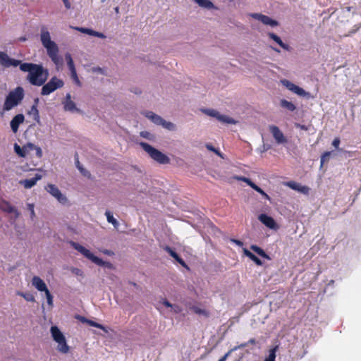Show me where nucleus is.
Here are the masks:
<instances>
[{
	"label": "nucleus",
	"mask_w": 361,
	"mask_h": 361,
	"mask_svg": "<svg viewBox=\"0 0 361 361\" xmlns=\"http://www.w3.org/2000/svg\"><path fill=\"white\" fill-rule=\"evenodd\" d=\"M161 126L169 130H173L175 129V125L173 123L168 122L164 119Z\"/></svg>",
	"instance_id": "nucleus-39"
},
{
	"label": "nucleus",
	"mask_w": 361,
	"mask_h": 361,
	"mask_svg": "<svg viewBox=\"0 0 361 361\" xmlns=\"http://www.w3.org/2000/svg\"><path fill=\"white\" fill-rule=\"evenodd\" d=\"M14 150L16 153L20 157H25L27 151L25 148H21L18 144L14 145Z\"/></svg>",
	"instance_id": "nucleus-33"
},
{
	"label": "nucleus",
	"mask_w": 361,
	"mask_h": 361,
	"mask_svg": "<svg viewBox=\"0 0 361 361\" xmlns=\"http://www.w3.org/2000/svg\"><path fill=\"white\" fill-rule=\"evenodd\" d=\"M78 166H80V161H78V159H77V161H76V166L78 167Z\"/></svg>",
	"instance_id": "nucleus-62"
},
{
	"label": "nucleus",
	"mask_w": 361,
	"mask_h": 361,
	"mask_svg": "<svg viewBox=\"0 0 361 361\" xmlns=\"http://www.w3.org/2000/svg\"><path fill=\"white\" fill-rule=\"evenodd\" d=\"M32 286L40 292H46L49 289L44 281L39 276H35L32 279Z\"/></svg>",
	"instance_id": "nucleus-16"
},
{
	"label": "nucleus",
	"mask_w": 361,
	"mask_h": 361,
	"mask_svg": "<svg viewBox=\"0 0 361 361\" xmlns=\"http://www.w3.org/2000/svg\"><path fill=\"white\" fill-rule=\"evenodd\" d=\"M40 39L53 63L56 66H62L63 58L59 55V47L57 44L51 39L50 33L45 27L41 29Z\"/></svg>",
	"instance_id": "nucleus-2"
},
{
	"label": "nucleus",
	"mask_w": 361,
	"mask_h": 361,
	"mask_svg": "<svg viewBox=\"0 0 361 361\" xmlns=\"http://www.w3.org/2000/svg\"><path fill=\"white\" fill-rule=\"evenodd\" d=\"M250 249L255 252H256L257 255L261 256L262 257L265 258L268 260L271 259L270 257L260 247L255 245H252L250 246Z\"/></svg>",
	"instance_id": "nucleus-24"
},
{
	"label": "nucleus",
	"mask_w": 361,
	"mask_h": 361,
	"mask_svg": "<svg viewBox=\"0 0 361 361\" xmlns=\"http://www.w3.org/2000/svg\"><path fill=\"white\" fill-rule=\"evenodd\" d=\"M93 36L102 39L106 38V36L103 33L97 31H94Z\"/></svg>",
	"instance_id": "nucleus-52"
},
{
	"label": "nucleus",
	"mask_w": 361,
	"mask_h": 361,
	"mask_svg": "<svg viewBox=\"0 0 361 361\" xmlns=\"http://www.w3.org/2000/svg\"><path fill=\"white\" fill-rule=\"evenodd\" d=\"M66 101L64 104V109L68 111H79V109L76 107L74 102L71 100V97L70 94H66Z\"/></svg>",
	"instance_id": "nucleus-20"
},
{
	"label": "nucleus",
	"mask_w": 361,
	"mask_h": 361,
	"mask_svg": "<svg viewBox=\"0 0 361 361\" xmlns=\"http://www.w3.org/2000/svg\"><path fill=\"white\" fill-rule=\"evenodd\" d=\"M0 62L3 66L6 67H16L18 66H20V64L23 63L20 60L11 59L6 53L2 51H0Z\"/></svg>",
	"instance_id": "nucleus-12"
},
{
	"label": "nucleus",
	"mask_w": 361,
	"mask_h": 361,
	"mask_svg": "<svg viewBox=\"0 0 361 361\" xmlns=\"http://www.w3.org/2000/svg\"><path fill=\"white\" fill-rule=\"evenodd\" d=\"M300 97H310V93L305 91L302 87L295 85L292 91Z\"/></svg>",
	"instance_id": "nucleus-30"
},
{
	"label": "nucleus",
	"mask_w": 361,
	"mask_h": 361,
	"mask_svg": "<svg viewBox=\"0 0 361 361\" xmlns=\"http://www.w3.org/2000/svg\"><path fill=\"white\" fill-rule=\"evenodd\" d=\"M0 208L1 210L8 214L14 213L16 214V216H18L19 214L17 209L11 205L8 201L3 200L0 203Z\"/></svg>",
	"instance_id": "nucleus-17"
},
{
	"label": "nucleus",
	"mask_w": 361,
	"mask_h": 361,
	"mask_svg": "<svg viewBox=\"0 0 361 361\" xmlns=\"http://www.w3.org/2000/svg\"><path fill=\"white\" fill-rule=\"evenodd\" d=\"M233 243H235L236 245H239V246H243V243L239 240H235V239H232L231 240Z\"/></svg>",
	"instance_id": "nucleus-57"
},
{
	"label": "nucleus",
	"mask_w": 361,
	"mask_h": 361,
	"mask_svg": "<svg viewBox=\"0 0 361 361\" xmlns=\"http://www.w3.org/2000/svg\"><path fill=\"white\" fill-rule=\"evenodd\" d=\"M140 145L149 155V157L157 162L162 164L169 163L170 159L166 154L153 147L149 144L141 142Z\"/></svg>",
	"instance_id": "nucleus-6"
},
{
	"label": "nucleus",
	"mask_w": 361,
	"mask_h": 361,
	"mask_svg": "<svg viewBox=\"0 0 361 361\" xmlns=\"http://www.w3.org/2000/svg\"><path fill=\"white\" fill-rule=\"evenodd\" d=\"M65 57H66L67 65H68V67L70 71H73L74 69H75V65H74V63H73V59H72V56H71V54L66 53V55H65Z\"/></svg>",
	"instance_id": "nucleus-34"
},
{
	"label": "nucleus",
	"mask_w": 361,
	"mask_h": 361,
	"mask_svg": "<svg viewBox=\"0 0 361 361\" xmlns=\"http://www.w3.org/2000/svg\"><path fill=\"white\" fill-rule=\"evenodd\" d=\"M196 4H197L200 7L212 9L214 8V4L209 0H193Z\"/></svg>",
	"instance_id": "nucleus-25"
},
{
	"label": "nucleus",
	"mask_w": 361,
	"mask_h": 361,
	"mask_svg": "<svg viewBox=\"0 0 361 361\" xmlns=\"http://www.w3.org/2000/svg\"><path fill=\"white\" fill-rule=\"evenodd\" d=\"M217 120L221 123H227V124H235L237 122L233 118L229 117L228 116L219 114L217 117Z\"/></svg>",
	"instance_id": "nucleus-26"
},
{
	"label": "nucleus",
	"mask_w": 361,
	"mask_h": 361,
	"mask_svg": "<svg viewBox=\"0 0 361 361\" xmlns=\"http://www.w3.org/2000/svg\"><path fill=\"white\" fill-rule=\"evenodd\" d=\"M28 207H29V209L31 212V215L34 216L35 215L34 205L32 204H29Z\"/></svg>",
	"instance_id": "nucleus-56"
},
{
	"label": "nucleus",
	"mask_w": 361,
	"mask_h": 361,
	"mask_svg": "<svg viewBox=\"0 0 361 361\" xmlns=\"http://www.w3.org/2000/svg\"><path fill=\"white\" fill-rule=\"evenodd\" d=\"M269 37L272 39L274 42H276L281 48L286 50H288L289 46L283 42L281 38L273 32L269 33Z\"/></svg>",
	"instance_id": "nucleus-23"
},
{
	"label": "nucleus",
	"mask_w": 361,
	"mask_h": 361,
	"mask_svg": "<svg viewBox=\"0 0 361 361\" xmlns=\"http://www.w3.org/2000/svg\"><path fill=\"white\" fill-rule=\"evenodd\" d=\"M71 78H73V80L75 81V82L77 85H80V82L79 78L78 77L77 72H76L75 69H74L73 71H71Z\"/></svg>",
	"instance_id": "nucleus-42"
},
{
	"label": "nucleus",
	"mask_w": 361,
	"mask_h": 361,
	"mask_svg": "<svg viewBox=\"0 0 361 361\" xmlns=\"http://www.w3.org/2000/svg\"><path fill=\"white\" fill-rule=\"evenodd\" d=\"M269 129L276 143L285 144L288 142L287 138L284 136L283 133L281 131L278 126L271 125L269 126Z\"/></svg>",
	"instance_id": "nucleus-10"
},
{
	"label": "nucleus",
	"mask_w": 361,
	"mask_h": 361,
	"mask_svg": "<svg viewBox=\"0 0 361 361\" xmlns=\"http://www.w3.org/2000/svg\"><path fill=\"white\" fill-rule=\"evenodd\" d=\"M40 39L53 63L56 66H62L63 58L59 55V47L57 44L51 39L50 33L45 27L41 29Z\"/></svg>",
	"instance_id": "nucleus-3"
},
{
	"label": "nucleus",
	"mask_w": 361,
	"mask_h": 361,
	"mask_svg": "<svg viewBox=\"0 0 361 361\" xmlns=\"http://www.w3.org/2000/svg\"><path fill=\"white\" fill-rule=\"evenodd\" d=\"M204 112L206 114H207V115H209L210 116L216 118V119H217V117H218L219 114V111H216L214 109H204Z\"/></svg>",
	"instance_id": "nucleus-37"
},
{
	"label": "nucleus",
	"mask_w": 361,
	"mask_h": 361,
	"mask_svg": "<svg viewBox=\"0 0 361 361\" xmlns=\"http://www.w3.org/2000/svg\"><path fill=\"white\" fill-rule=\"evenodd\" d=\"M63 85L64 82L61 79H59L56 76L52 77L47 84L43 85L41 90V94L49 95L57 89L61 88Z\"/></svg>",
	"instance_id": "nucleus-8"
},
{
	"label": "nucleus",
	"mask_w": 361,
	"mask_h": 361,
	"mask_svg": "<svg viewBox=\"0 0 361 361\" xmlns=\"http://www.w3.org/2000/svg\"><path fill=\"white\" fill-rule=\"evenodd\" d=\"M278 349V346L276 345L275 347L272 348L269 350V356L265 359L264 361H275L276 358V352Z\"/></svg>",
	"instance_id": "nucleus-35"
},
{
	"label": "nucleus",
	"mask_w": 361,
	"mask_h": 361,
	"mask_svg": "<svg viewBox=\"0 0 361 361\" xmlns=\"http://www.w3.org/2000/svg\"><path fill=\"white\" fill-rule=\"evenodd\" d=\"M216 154H217L218 156H219L220 157H222L223 158V155L221 154V152H219V149H216L215 151L214 152Z\"/></svg>",
	"instance_id": "nucleus-59"
},
{
	"label": "nucleus",
	"mask_w": 361,
	"mask_h": 361,
	"mask_svg": "<svg viewBox=\"0 0 361 361\" xmlns=\"http://www.w3.org/2000/svg\"><path fill=\"white\" fill-rule=\"evenodd\" d=\"M282 84L290 91H293V87L295 85L294 83L291 82L288 80H283L281 81Z\"/></svg>",
	"instance_id": "nucleus-40"
},
{
	"label": "nucleus",
	"mask_w": 361,
	"mask_h": 361,
	"mask_svg": "<svg viewBox=\"0 0 361 361\" xmlns=\"http://www.w3.org/2000/svg\"><path fill=\"white\" fill-rule=\"evenodd\" d=\"M50 331L54 341L58 343V351L63 354L68 353L70 350V347L68 345L63 333L56 326H51Z\"/></svg>",
	"instance_id": "nucleus-7"
},
{
	"label": "nucleus",
	"mask_w": 361,
	"mask_h": 361,
	"mask_svg": "<svg viewBox=\"0 0 361 361\" xmlns=\"http://www.w3.org/2000/svg\"><path fill=\"white\" fill-rule=\"evenodd\" d=\"M20 71L27 72V80L32 85L42 86L48 78V71L44 69L42 65L32 63L20 64Z\"/></svg>",
	"instance_id": "nucleus-1"
},
{
	"label": "nucleus",
	"mask_w": 361,
	"mask_h": 361,
	"mask_svg": "<svg viewBox=\"0 0 361 361\" xmlns=\"http://www.w3.org/2000/svg\"><path fill=\"white\" fill-rule=\"evenodd\" d=\"M206 147H207V149L208 150H209V151H211V152H214L215 151V149H216V148H215L214 146H212L211 144H209V143H208V144H206Z\"/></svg>",
	"instance_id": "nucleus-53"
},
{
	"label": "nucleus",
	"mask_w": 361,
	"mask_h": 361,
	"mask_svg": "<svg viewBox=\"0 0 361 361\" xmlns=\"http://www.w3.org/2000/svg\"><path fill=\"white\" fill-rule=\"evenodd\" d=\"M247 347V343H241L239 345L235 346L230 349L224 356H222L219 361H226L228 357L232 353V352L237 350L238 349L244 348Z\"/></svg>",
	"instance_id": "nucleus-27"
},
{
	"label": "nucleus",
	"mask_w": 361,
	"mask_h": 361,
	"mask_svg": "<svg viewBox=\"0 0 361 361\" xmlns=\"http://www.w3.org/2000/svg\"><path fill=\"white\" fill-rule=\"evenodd\" d=\"M171 308L175 313H179L182 310V309L180 306L176 305H173V307H171Z\"/></svg>",
	"instance_id": "nucleus-51"
},
{
	"label": "nucleus",
	"mask_w": 361,
	"mask_h": 361,
	"mask_svg": "<svg viewBox=\"0 0 361 361\" xmlns=\"http://www.w3.org/2000/svg\"><path fill=\"white\" fill-rule=\"evenodd\" d=\"M105 215L106 216L107 221L111 224L115 228H118L119 224L118 221L114 217L112 213L110 211L107 210L105 212Z\"/></svg>",
	"instance_id": "nucleus-28"
},
{
	"label": "nucleus",
	"mask_w": 361,
	"mask_h": 361,
	"mask_svg": "<svg viewBox=\"0 0 361 361\" xmlns=\"http://www.w3.org/2000/svg\"><path fill=\"white\" fill-rule=\"evenodd\" d=\"M250 16L262 22L264 25H270L271 27L276 26L278 25V22L274 19H271L270 17L263 15L262 13H250Z\"/></svg>",
	"instance_id": "nucleus-13"
},
{
	"label": "nucleus",
	"mask_w": 361,
	"mask_h": 361,
	"mask_svg": "<svg viewBox=\"0 0 361 361\" xmlns=\"http://www.w3.org/2000/svg\"><path fill=\"white\" fill-rule=\"evenodd\" d=\"M45 293L47 303L49 305L52 306L53 305V296L51 294L50 291L48 290Z\"/></svg>",
	"instance_id": "nucleus-43"
},
{
	"label": "nucleus",
	"mask_w": 361,
	"mask_h": 361,
	"mask_svg": "<svg viewBox=\"0 0 361 361\" xmlns=\"http://www.w3.org/2000/svg\"><path fill=\"white\" fill-rule=\"evenodd\" d=\"M339 145H340V139L338 137H336L332 142V145L334 147H335L336 148H338Z\"/></svg>",
	"instance_id": "nucleus-50"
},
{
	"label": "nucleus",
	"mask_w": 361,
	"mask_h": 361,
	"mask_svg": "<svg viewBox=\"0 0 361 361\" xmlns=\"http://www.w3.org/2000/svg\"><path fill=\"white\" fill-rule=\"evenodd\" d=\"M20 41H25V40H26V38H25V37H20Z\"/></svg>",
	"instance_id": "nucleus-63"
},
{
	"label": "nucleus",
	"mask_w": 361,
	"mask_h": 361,
	"mask_svg": "<svg viewBox=\"0 0 361 361\" xmlns=\"http://www.w3.org/2000/svg\"><path fill=\"white\" fill-rule=\"evenodd\" d=\"M238 180H241L245 183H247L249 186H250L253 190L261 194L266 200H271V197L269 195H267L263 190H262L258 185L254 183L250 178L244 177V176H237L235 178Z\"/></svg>",
	"instance_id": "nucleus-11"
},
{
	"label": "nucleus",
	"mask_w": 361,
	"mask_h": 361,
	"mask_svg": "<svg viewBox=\"0 0 361 361\" xmlns=\"http://www.w3.org/2000/svg\"><path fill=\"white\" fill-rule=\"evenodd\" d=\"M71 244L75 250H76L77 251L80 252L84 257H85L88 259L91 260L92 262H94L97 265L101 266V267H104L109 269H115L113 264H111L109 262L104 261L103 259L94 255V254H92L89 250H87L82 245H80L79 243L71 241Z\"/></svg>",
	"instance_id": "nucleus-4"
},
{
	"label": "nucleus",
	"mask_w": 361,
	"mask_h": 361,
	"mask_svg": "<svg viewBox=\"0 0 361 361\" xmlns=\"http://www.w3.org/2000/svg\"><path fill=\"white\" fill-rule=\"evenodd\" d=\"M25 117L22 114H17L13 118L11 121V128L14 133L18 132L19 126L23 123Z\"/></svg>",
	"instance_id": "nucleus-15"
},
{
	"label": "nucleus",
	"mask_w": 361,
	"mask_h": 361,
	"mask_svg": "<svg viewBox=\"0 0 361 361\" xmlns=\"http://www.w3.org/2000/svg\"><path fill=\"white\" fill-rule=\"evenodd\" d=\"M78 169L80 171V172L85 176H90V173L84 169L82 166H78Z\"/></svg>",
	"instance_id": "nucleus-48"
},
{
	"label": "nucleus",
	"mask_w": 361,
	"mask_h": 361,
	"mask_svg": "<svg viewBox=\"0 0 361 361\" xmlns=\"http://www.w3.org/2000/svg\"><path fill=\"white\" fill-rule=\"evenodd\" d=\"M280 104L281 107L285 108L290 111H294L296 109V106H295L294 104L286 99H281L280 102Z\"/></svg>",
	"instance_id": "nucleus-29"
},
{
	"label": "nucleus",
	"mask_w": 361,
	"mask_h": 361,
	"mask_svg": "<svg viewBox=\"0 0 361 361\" xmlns=\"http://www.w3.org/2000/svg\"><path fill=\"white\" fill-rule=\"evenodd\" d=\"M286 185L290 188L291 189L294 190H298V188H297V185H298V183L295 182V181H289L286 183Z\"/></svg>",
	"instance_id": "nucleus-45"
},
{
	"label": "nucleus",
	"mask_w": 361,
	"mask_h": 361,
	"mask_svg": "<svg viewBox=\"0 0 361 361\" xmlns=\"http://www.w3.org/2000/svg\"><path fill=\"white\" fill-rule=\"evenodd\" d=\"M164 250L172 257L174 259H177L179 256L174 250H173L169 246H166Z\"/></svg>",
	"instance_id": "nucleus-38"
},
{
	"label": "nucleus",
	"mask_w": 361,
	"mask_h": 361,
	"mask_svg": "<svg viewBox=\"0 0 361 361\" xmlns=\"http://www.w3.org/2000/svg\"><path fill=\"white\" fill-rule=\"evenodd\" d=\"M83 320L85 321L88 324H90L91 326H93V327H96V328H98L99 329H102L105 332H107V330L106 329V327L96 322H94V321H92V320H89V319H86L85 318H83Z\"/></svg>",
	"instance_id": "nucleus-32"
},
{
	"label": "nucleus",
	"mask_w": 361,
	"mask_h": 361,
	"mask_svg": "<svg viewBox=\"0 0 361 361\" xmlns=\"http://www.w3.org/2000/svg\"><path fill=\"white\" fill-rule=\"evenodd\" d=\"M310 188L305 185H301L300 188L297 191L300 192L303 194H308Z\"/></svg>",
	"instance_id": "nucleus-47"
},
{
	"label": "nucleus",
	"mask_w": 361,
	"mask_h": 361,
	"mask_svg": "<svg viewBox=\"0 0 361 361\" xmlns=\"http://www.w3.org/2000/svg\"><path fill=\"white\" fill-rule=\"evenodd\" d=\"M330 152H325L322 156L321 157V165L322 166L325 161L329 159V157L330 156Z\"/></svg>",
	"instance_id": "nucleus-44"
},
{
	"label": "nucleus",
	"mask_w": 361,
	"mask_h": 361,
	"mask_svg": "<svg viewBox=\"0 0 361 361\" xmlns=\"http://www.w3.org/2000/svg\"><path fill=\"white\" fill-rule=\"evenodd\" d=\"M103 252L106 255H111V252L108 250H105Z\"/></svg>",
	"instance_id": "nucleus-60"
},
{
	"label": "nucleus",
	"mask_w": 361,
	"mask_h": 361,
	"mask_svg": "<svg viewBox=\"0 0 361 361\" xmlns=\"http://www.w3.org/2000/svg\"><path fill=\"white\" fill-rule=\"evenodd\" d=\"M72 28L80 31L82 33L87 34L89 35L93 36L94 31L92 29L86 28V27H72Z\"/></svg>",
	"instance_id": "nucleus-36"
},
{
	"label": "nucleus",
	"mask_w": 361,
	"mask_h": 361,
	"mask_svg": "<svg viewBox=\"0 0 361 361\" xmlns=\"http://www.w3.org/2000/svg\"><path fill=\"white\" fill-rule=\"evenodd\" d=\"M42 178L41 174L37 173L35 177L29 179H25L24 180L20 181V183L23 185L25 188H31L33 187L36 183L39 180Z\"/></svg>",
	"instance_id": "nucleus-18"
},
{
	"label": "nucleus",
	"mask_w": 361,
	"mask_h": 361,
	"mask_svg": "<svg viewBox=\"0 0 361 361\" xmlns=\"http://www.w3.org/2000/svg\"><path fill=\"white\" fill-rule=\"evenodd\" d=\"M38 102H39V99H37V98L35 99L34 101V104L31 106L30 110L28 111V114L30 115H33L34 120L36 122L39 123L40 116H39V110L37 109Z\"/></svg>",
	"instance_id": "nucleus-19"
},
{
	"label": "nucleus",
	"mask_w": 361,
	"mask_h": 361,
	"mask_svg": "<svg viewBox=\"0 0 361 361\" xmlns=\"http://www.w3.org/2000/svg\"><path fill=\"white\" fill-rule=\"evenodd\" d=\"M192 310H193L194 312L197 314H203L206 317L209 316V313L206 310H202L198 307H193Z\"/></svg>",
	"instance_id": "nucleus-41"
},
{
	"label": "nucleus",
	"mask_w": 361,
	"mask_h": 361,
	"mask_svg": "<svg viewBox=\"0 0 361 361\" xmlns=\"http://www.w3.org/2000/svg\"><path fill=\"white\" fill-rule=\"evenodd\" d=\"M180 264H181L183 267H186V268H188L186 263L185 262V261L180 257L178 256L177 259H176Z\"/></svg>",
	"instance_id": "nucleus-49"
},
{
	"label": "nucleus",
	"mask_w": 361,
	"mask_h": 361,
	"mask_svg": "<svg viewBox=\"0 0 361 361\" xmlns=\"http://www.w3.org/2000/svg\"><path fill=\"white\" fill-rule=\"evenodd\" d=\"M47 191L54 197L60 203L64 204L68 202L67 197L54 184L49 183L46 187Z\"/></svg>",
	"instance_id": "nucleus-9"
},
{
	"label": "nucleus",
	"mask_w": 361,
	"mask_h": 361,
	"mask_svg": "<svg viewBox=\"0 0 361 361\" xmlns=\"http://www.w3.org/2000/svg\"><path fill=\"white\" fill-rule=\"evenodd\" d=\"M24 97V90L21 87H17L14 90L11 91L6 96L4 104V111H8L16 106Z\"/></svg>",
	"instance_id": "nucleus-5"
},
{
	"label": "nucleus",
	"mask_w": 361,
	"mask_h": 361,
	"mask_svg": "<svg viewBox=\"0 0 361 361\" xmlns=\"http://www.w3.org/2000/svg\"><path fill=\"white\" fill-rule=\"evenodd\" d=\"M258 219L267 227L271 229H276L277 228V224L274 219L271 217L268 216L265 214H261L258 216Z\"/></svg>",
	"instance_id": "nucleus-14"
},
{
	"label": "nucleus",
	"mask_w": 361,
	"mask_h": 361,
	"mask_svg": "<svg viewBox=\"0 0 361 361\" xmlns=\"http://www.w3.org/2000/svg\"><path fill=\"white\" fill-rule=\"evenodd\" d=\"M286 185L290 188L291 189L294 190H298V188H297V185H298V183L295 182V181H289L286 183Z\"/></svg>",
	"instance_id": "nucleus-46"
},
{
	"label": "nucleus",
	"mask_w": 361,
	"mask_h": 361,
	"mask_svg": "<svg viewBox=\"0 0 361 361\" xmlns=\"http://www.w3.org/2000/svg\"><path fill=\"white\" fill-rule=\"evenodd\" d=\"M247 346L249 345V344H252V345H254L256 343V340L255 338H250L247 343Z\"/></svg>",
	"instance_id": "nucleus-58"
},
{
	"label": "nucleus",
	"mask_w": 361,
	"mask_h": 361,
	"mask_svg": "<svg viewBox=\"0 0 361 361\" xmlns=\"http://www.w3.org/2000/svg\"><path fill=\"white\" fill-rule=\"evenodd\" d=\"M301 187V185L300 183H298L296 188H300Z\"/></svg>",
	"instance_id": "nucleus-64"
},
{
	"label": "nucleus",
	"mask_w": 361,
	"mask_h": 361,
	"mask_svg": "<svg viewBox=\"0 0 361 361\" xmlns=\"http://www.w3.org/2000/svg\"><path fill=\"white\" fill-rule=\"evenodd\" d=\"M64 5H65V7L67 8V9H69L71 8V3L69 2L68 0H62Z\"/></svg>",
	"instance_id": "nucleus-54"
},
{
	"label": "nucleus",
	"mask_w": 361,
	"mask_h": 361,
	"mask_svg": "<svg viewBox=\"0 0 361 361\" xmlns=\"http://www.w3.org/2000/svg\"><path fill=\"white\" fill-rule=\"evenodd\" d=\"M163 304L167 307H173V305L171 302H169L167 300H164L163 301Z\"/></svg>",
	"instance_id": "nucleus-55"
},
{
	"label": "nucleus",
	"mask_w": 361,
	"mask_h": 361,
	"mask_svg": "<svg viewBox=\"0 0 361 361\" xmlns=\"http://www.w3.org/2000/svg\"><path fill=\"white\" fill-rule=\"evenodd\" d=\"M243 253L245 256L249 257L252 261H253L257 265L262 266V260L258 258L255 255H254L252 252L249 251L247 249L244 248L243 249Z\"/></svg>",
	"instance_id": "nucleus-22"
},
{
	"label": "nucleus",
	"mask_w": 361,
	"mask_h": 361,
	"mask_svg": "<svg viewBox=\"0 0 361 361\" xmlns=\"http://www.w3.org/2000/svg\"><path fill=\"white\" fill-rule=\"evenodd\" d=\"M17 295L23 297L25 300L28 302H35V299L34 295L30 293L17 292Z\"/></svg>",
	"instance_id": "nucleus-31"
},
{
	"label": "nucleus",
	"mask_w": 361,
	"mask_h": 361,
	"mask_svg": "<svg viewBox=\"0 0 361 361\" xmlns=\"http://www.w3.org/2000/svg\"><path fill=\"white\" fill-rule=\"evenodd\" d=\"M145 116L149 118L154 123L159 126H161L164 121V118L152 111L146 112Z\"/></svg>",
	"instance_id": "nucleus-21"
},
{
	"label": "nucleus",
	"mask_w": 361,
	"mask_h": 361,
	"mask_svg": "<svg viewBox=\"0 0 361 361\" xmlns=\"http://www.w3.org/2000/svg\"><path fill=\"white\" fill-rule=\"evenodd\" d=\"M115 12H116V13H119V8H118V6L115 8Z\"/></svg>",
	"instance_id": "nucleus-61"
}]
</instances>
